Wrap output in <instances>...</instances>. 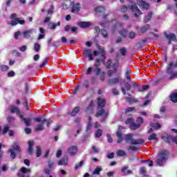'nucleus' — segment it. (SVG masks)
Returning <instances> with one entry per match:
<instances>
[{
  "instance_id": "34",
  "label": "nucleus",
  "mask_w": 177,
  "mask_h": 177,
  "mask_svg": "<svg viewBox=\"0 0 177 177\" xmlns=\"http://www.w3.org/2000/svg\"><path fill=\"white\" fill-rule=\"evenodd\" d=\"M102 169L100 167H97L93 171L94 175H100V172H102Z\"/></svg>"
},
{
  "instance_id": "60",
  "label": "nucleus",
  "mask_w": 177,
  "mask_h": 177,
  "mask_svg": "<svg viewBox=\"0 0 177 177\" xmlns=\"http://www.w3.org/2000/svg\"><path fill=\"white\" fill-rule=\"evenodd\" d=\"M106 138L108 139L109 143H113V138H111V135H110V133L106 134Z\"/></svg>"
},
{
  "instance_id": "28",
  "label": "nucleus",
  "mask_w": 177,
  "mask_h": 177,
  "mask_svg": "<svg viewBox=\"0 0 177 177\" xmlns=\"http://www.w3.org/2000/svg\"><path fill=\"white\" fill-rule=\"evenodd\" d=\"M31 34H32V29L26 30L24 32V35L25 38H30V37H31Z\"/></svg>"
},
{
  "instance_id": "21",
  "label": "nucleus",
  "mask_w": 177,
  "mask_h": 177,
  "mask_svg": "<svg viewBox=\"0 0 177 177\" xmlns=\"http://www.w3.org/2000/svg\"><path fill=\"white\" fill-rule=\"evenodd\" d=\"M80 106H75L71 113V117H75L78 113H80Z\"/></svg>"
},
{
  "instance_id": "61",
  "label": "nucleus",
  "mask_w": 177,
  "mask_h": 177,
  "mask_svg": "<svg viewBox=\"0 0 177 177\" xmlns=\"http://www.w3.org/2000/svg\"><path fill=\"white\" fill-rule=\"evenodd\" d=\"M95 75L97 77L98 75H100L101 71H102V68H95Z\"/></svg>"
},
{
  "instance_id": "56",
  "label": "nucleus",
  "mask_w": 177,
  "mask_h": 177,
  "mask_svg": "<svg viewBox=\"0 0 177 177\" xmlns=\"http://www.w3.org/2000/svg\"><path fill=\"white\" fill-rule=\"evenodd\" d=\"M100 66V59H97L94 63V67L99 68Z\"/></svg>"
},
{
  "instance_id": "55",
  "label": "nucleus",
  "mask_w": 177,
  "mask_h": 177,
  "mask_svg": "<svg viewBox=\"0 0 177 177\" xmlns=\"http://www.w3.org/2000/svg\"><path fill=\"white\" fill-rule=\"evenodd\" d=\"M115 61V63L120 64V53H116Z\"/></svg>"
},
{
  "instance_id": "17",
  "label": "nucleus",
  "mask_w": 177,
  "mask_h": 177,
  "mask_svg": "<svg viewBox=\"0 0 177 177\" xmlns=\"http://www.w3.org/2000/svg\"><path fill=\"white\" fill-rule=\"evenodd\" d=\"M147 30H150V25L148 24L140 28V30H138L139 35H142V34H145V32H146Z\"/></svg>"
},
{
  "instance_id": "35",
  "label": "nucleus",
  "mask_w": 177,
  "mask_h": 177,
  "mask_svg": "<svg viewBox=\"0 0 177 177\" xmlns=\"http://www.w3.org/2000/svg\"><path fill=\"white\" fill-rule=\"evenodd\" d=\"M117 156L118 157H124V156H127V153L125 151L120 149L118 151Z\"/></svg>"
},
{
  "instance_id": "15",
  "label": "nucleus",
  "mask_w": 177,
  "mask_h": 177,
  "mask_svg": "<svg viewBox=\"0 0 177 177\" xmlns=\"http://www.w3.org/2000/svg\"><path fill=\"white\" fill-rule=\"evenodd\" d=\"M164 35L166 37V38L167 39H170L171 41H174V42H177L176 35H175V33H171L170 35H167V32H165Z\"/></svg>"
},
{
  "instance_id": "24",
  "label": "nucleus",
  "mask_w": 177,
  "mask_h": 177,
  "mask_svg": "<svg viewBox=\"0 0 177 177\" xmlns=\"http://www.w3.org/2000/svg\"><path fill=\"white\" fill-rule=\"evenodd\" d=\"M140 128V124L136 123L130 124V129H133V131H136V129H139Z\"/></svg>"
},
{
  "instance_id": "41",
  "label": "nucleus",
  "mask_w": 177,
  "mask_h": 177,
  "mask_svg": "<svg viewBox=\"0 0 177 177\" xmlns=\"http://www.w3.org/2000/svg\"><path fill=\"white\" fill-rule=\"evenodd\" d=\"M141 162H142V164H145V163L147 162L149 167H153V160H150V159L147 160H141Z\"/></svg>"
},
{
  "instance_id": "62",
  "label": "nucleus",
  "mask_w": 177,
  "mask_h": 177,
  "mask_svg": "<svg viewBox=\"0 0 177 177\" xmlns=\"http://www.w3.org/2000/svg\"><path fill=\"white\" fill-rule=\"evenodd\" d=\"M48 168L50 169H52V167H53V165L55 164V162H53L51 160H48Z\"/></svg>"
},
{
  "instance_id": "49",
  "label": "nucleus",
  "mask_w": 177,
  "mask_h": 177,
  "mask_svg": "<svg viewBox=\"0 0 177 177\" xmlns=\"http://www.w3.org/2000/svg\"><path fill=\"white\" fill-rule=\"evenodd\" d=\"M112 67L113 68V71H115H115H117L118 70V68L120 67V64H117L115 62L114 64H113Z\"/></svg>"
},
{
  "instance_id": "7",
  "label": "nucleus",
  "mask_w": 177,
  "mask_h": 177,
  "mask_svg": "<svg viewBox=\"0 0 177 177\" xmlns=\"http://www.w3.org/2000/svg\"><path fill=\"white\" fill-rule=\"evenodd\" d=\"M130 9L131 10V12H133V15L136 19L139 17V15H142V11L139 10V8H138V5H136V3L130 6Z\"/></svg>"
},
{
  "instance_id": "2",
  "label": "nucleus",
  "mask_w": 177,
  "mask_h": 177,
  "mask_svg": "<svg viewBox=\"0 0 177 177\" xmlns=\"http://www.w3.org/2000/svg\"><path fill=\"white\" fill-rule=\"evenodd\" d=\"M170 154L171 153L167 150L160 151L158 159H156V164L159 165V167H162V164L168 160V157H169Z\"/></svg>"
},
{
  "instance_id": "13",
  "label": "nucleus",
  "mask_w": 177,
  "mask_h": 177,
  "mask_svg": "<svg viewBox=\"0 0 177 177\" xmlns=\"http://www.w3.org/2000/svg\"><path fill=\"white\" fill-rule=\"evenodd\" d=\"M81 10V3L73 4L71 8V13H78Z\"/></svg>"
},
{
  "instance_id": "25",
  "label": "nucleus",
  "mask_w": 177,
  "mask_h": 177,
  "mask_svg": "<svg viewBox=\"0 0 177 177\" xmlns=\"http://www.w3.org/2000/svg\"><path fill=\"white\" fill-rule=\"evenodd\" d=\"M44 122H41V124H37V126L35 128V131L37 132L44 131Z\"/></svg>"
},
{
  "instance_id": "53",
  "label": "nucleus",
  "mask_w": 177,
  "mask_h": 177,
  "mask_svg": "<svg viewBox=\"0 0 177 177\" xmlns=\"http://www.w3.org/2000/svg\"><path fill=\"white\" fill-rule=\"evenodd\" d=\"M0 68L1 71H8L9 70V66L6 65H1Z\"/></svg>"
},
{
  "instance_id": "3",
  "label": "nucleus",
  "mask_w": 177,
  "mask_h": 177,
  "mask_svg": "<svg viewBox=\"0 0 177 177\" xmlns=\"http://www.w3.org/2000/svg\"><path fill=\"white\" fill-rule=\"evenodd\" d=\"M126 142L131 145H143L145 143V140L140 138L138 140H135L133 138V135L132 133H128L124 136Z\"/></svg>"
},
{
  "instance_id": "27",
  "label": "nucleus",
  "mask_w": 177,
  "mask_h": 177,
  "mask_svg": "<svg viewBox=\"0 0 177 177\" xmlns=\"http://www.w3.org/2000/svg\"><path fill=\"white\" fill-rule=\"evenodd\" d=\"M119 53H120V55H122V56H127V48L125 47H122L120 48L119 50Z\"/></svg>"
},
{
  "instance_id": "30",
  "label": "nucleus",
  "mask_w": 177,
  "mask_h": 177,
  "mask_svg": "<svg viewBox=\"0 0 177 177\" xmlns=\"http://www.w3.org/2000/svg\"><path fill=\"white\" fill-rule=\"evenodd\" d=\"M125 171H127L125 175H131V174H133L132 170L128 169L127 167H124L121 169V171L123 172V173L125 172Z\"/></svg>"
},
{
  "instance_id": "48",
  "label": "nucleus",
  "mask_w": 177,
  "mask_h": 177,
  "mask_svg": "<svg viewBox=\"0 0 177 177\" xmlns=\"http://www.w3.org/2000/svg\"><path fill=\"white\" fill-rule=\"evenodd\" d=\"M43 124H45V122H46V127H50L51 123H52V120H47L46 118H44L42 120Z\"/></svg>"
},
{
  "instance_id": "39",
  "label": "nucleus",
  "mask_w": 177,
  "mask_h": 177,
  "mask_svg": "<svg viewBox=\"0 0 177 177\" xmlns=\"http://www.w3.org/2000/svg\"><path fill=\"white\" fill-rule=\"evenodd\" d=\"M111 63H113V59H109L106 65V70H110V68H111Z\"/></svg>"
},
{
  "instance_id": "16",
  "label": "nucleus",
  "mask_w": 177,
  "mask_h": 177,
  "mask_svg": "<svg viewBox=\"0 0 177 177\" xmlns=\"http://www.w3.org/2000/svg\"><path fill=\"white\" fill-rule=\"evenodd\" d=\"M68 151L71 156H74V155L78 151V147L72 146L68 148Z\"/></svg>"
},
{
  "instance_id": "45",
  "label": "nucleus",
  "mask_w": 177,
  "mask_h": 177,
  "mask_svg": "<svg viewBox=\"0 0 177 177\" xmlns=\"http://www.w3.org/2000/svg\"><path fill=\"white\" fill-rule=\"evenodd\" d=\"M48 62H49V58L46 57L45 60L43 61L42 64L39 66L40 68L45 67L48 64Z\"/></svg>"
},
{
  "instance_id": "6",
  "label": "nucleus",
  "mask_w": 177,
  "mask_h": 177,
  "mask_svg": "<svg viewBox=\"0 0 177 177\" xmlns=\"http://www.w3.org/2000/svg\"><path fill=\"white\" fill-rule=\"evenodd\" d=\"M102 115H103V121H106V120H107V118L109 117V112H106V110H104L103 108H101V109L98 110L95 113V117L97 118H99V117Z\"/></svg>"
},
{
  "instance_id": "1",
  "label": "nucleus",
  "mask_w": 177,
  "mask_h": 177,
  "mask_svg": "<svg viewBox=\"0 0 177 177\" xmlns=\"http://www.w3.org/2000/svg\"><path fill=\"white\" fill-rule=\"evenodd\" d=\"M10 19H11V21H7L8 26L15 27V26H17L18 24H21V26H24L26 24V21L19 19V17H17V14L16 13L11 14L10 15Z\"/></svg>"
},
{
  "instance_id": "47",
  "label": "nucleus",
  "mask_w": 177,
  "mask_h": 177,
  "mask_svg": "<svg viewBox=\"0 0 177 177\" xmlns=\"http://www.w3.org/2000/svg\"><path fill=\"white\" fill-rule=\"evenodd\" d=\"M41 154H42V151L41 150V147H37L36 157H41Z\"/></svg>"
},
{
  "instance_id": "50",
  "label": "nucleus",
  "mask_w": 177,
  "mask_h": 177,
  "mask_svg": "<svg viewBox=\"0 0 177 177\" xmlns=\"http://www.w3.org/2000/svg\"><path fill=\"white\" fill-rule=\"evenodd\" d=\"M135 37H136L135 32L131 31L129 34V38H130V39H135Z\"/></svg>"
},
{
  "instance_id": "26",
  "label": "nucleus",
  "mask_w": 177,
  "mask_h": 177,
  "mask_svg": "<svg viewBox=\"0 0 177 177\" xmlns=\"http://www.w3.org/2000/svg\"><path fill=\"white\" fill-rule=\"evenodd\" d=\"M101 35H102L103 38H109V32L106 29H101L100 32Z\"/></svg>"
},
{
  "instance_id": "42",
  "label": "nucleus",
  "mask_w": 177,
  "mask_h": 177,
  "mask_svg": "<svg viewBox=\"0 0 177 177\" xmlns=\"http://www.w3.org/2000/svg\"><path fill=\"white\" fill-rule=\"evenodd\" d=\"M126 78L129 81H132V79H131V69L129 68L126 71Z\"/></svg>"
},
{
  "instance_id": "64",
  "label": "nucleus",
  "mask_w": 177,
  "mask_h": 177,
  "mask_svg": "<svg viewBox=\"0 0 177 177\" xmlns=\"http://www.w3.org/2000/svg\"><path fill=\"white\" fill-rule=\"evenodd\" d=\"M9 131V125H6L4 129H3V133H8V131Z\"/></svg>"
},
{
  "instance_id": "38",
  "label": "nucleus",
  "mask_w": 177,
  "mask_h": 177,
  "mask_svg": "<svg viewBox=\"0 0 177 177\" xmlns=\"http://www.w3.org/2000/svg\"><path fill=\"white\" fill-rule=\"evenodd\" d=\"M150 126L155 129H160V128H161V124H160V123H151Z\"/></svg>"
},
{
  "instance_id": "43",
  "label": "nucleus",
  "mask_w": 177,
  "mask_h": 177,
  "mask_svg": "<svg viewBox=\"0 0 177 177\" xmlns=\"http://www.w3.org/2000/svg\"><path fill=\"white\" fill-rule=\"evenodd\" d=\"M147 169L145 167H141L140 169V175H143V176H146Z\"/></svg>"
},
{
  "instance_id": "8",
  "label": "nucleus",
  "mask_w": 177,
  "mask_h": 177,
  "mask_svg": "<svg viewBox=\"0 0 177 177\" xmlns=\"http://www.w3.org/2000/svg\"><path fill=\"white\" fill-rule=\"evenodd\" d=\"M122 129H124V127L122 126H119L118 128V131L116 132V136L118 138L117 142L118 143H122L123 142L124 138H122Z\"/></svg>"
},
{
  "instance_id": "58",
  "label": "nucleus",
  "mask_w": 177,
  "mask_h": 177,
  "mask_svg": "<svg viewBox=\"0 0 177 177\" xmlns=\"http://www.w3.org/2000/svg\"><path fill=\"white\" fill-rule=\"evenodd\" d=\"M84 165V161L81 160L79 164H77L75 167V169H79V168H81V167Z\"/></svg>"
},
{
  "instance_id": "14",
  "label": "nucleus",
  "mask_w": 177,
  "mask_h": 177,
  "mask_svg": "<svg viewBox=\"0 0 177 177\" xmlns=\"http://www.w3.org/2000/svg\"><path fill=\"white\" fill-rule=\"evenodd\" d=\"M98 50H100V60H106V50L104 49V47L100 46L98 47Z\"/></svg>"
},
{
  "instance_id": "63",
  "label": "nucleus",
  "mask_w": 177,
  "mask_h": 177,
  "mask_svg": "<svg viewBox=\"0 0 177 177\" xmlns=\"http://www.w3.org/2000/svg\"><path fill=\"white\" fill-rule=\"evenodd\" d=\"M125 88L127 91H131L132 86H131L128 82L125 84Z\"/></svg>"
},
{
  "instance_id": "4",
  "label": "nucleus",
  "mask_w": 177,
  "mask_h": 177,
  "mask_svg": "<svg viewBox=\"0 0 177 177\" xmlns=\"http://www.w3.org/2000/svg\"><path fill=\"white\" fill-rule=\"evenodd\" d=\"M12 147V149L8 150V153H10V158L15 160V158H16V152L15 151L21 154V148H20V145H19L17 142H14Z\"/></svg>"
},
{
  "instance_id": "18",
  "label": "nucleus",
  "mask_w": 177,
  "mask_h": 177,
  "mask_svg": "<svg viewBox=\"0 0 177 177\" xmlns=\"http://www.w3.org/2000/svg\"><path fill=\"white\" fill-rule=\"evenodd\" d=\"M109 85H117L120 84V77H113L108 80Z\"/></svg>"
},
{
  "instance_id": "59",
  "label": "nucleus",
  "mask_w": 177,
  "mask_h": 177,
  "mask_svg": "<svg viewBox=\"0 0 177 177\" xmlns=\"http://www.w3.org/2000/svg\"><path fill=\"white\" fill-rule=\"evenodd\" d=\"M128 10V6L123 5L121 8V12L125 13Z\"/></svg>"
},
{
  "instance_id": "44",
  "label": "nucleus",
  "mask_w": 177,
  "mask_h": 177,
  "mask_svg": "<svg viewBox=\"0 0 177 177\" xmlns=\"http://www.w3.org/2000/svg\"><path fill=\"white\" fill-rule=\"evenodd\" d=\"M127 31L126 30V29H122L120 32V35H121V37H122L123 38H127Z\"/></svg>"
},
{
  "instance_id": "33",
  "label": "nucleus",
  "mask_w": 177,
  "mask_h": 177,
  "mask_svg": "<svg viewBox=\"0 0 177 177\" xmlns=\"http://www.w3.org/2000/svg\"><path fill=\"white\" fill-rule=\"evenodd\" d=\"M153 17V12H150L144 19L145 22L147 23V21H150L151 20V17Z\"/></svg>"
},
{
  "instance_id": "32",
  "label": "nucleus",
  "mask_w": 177,
  "mask_h": 177,
  "mask_svg": "<svg viewBox=\"0 0 177 177\" xmlns=\"http://www.w3.org/2000/svg\"><path fill=\"white\" fill-rule=\"evenodd\" d=\"M21 172L22 174H30L31 173V169H28L27 167H23L21 168Z\"/></svg>"
},
{
  "instance_id": "22",
  "label": "nucleus",
  "mask_w": 177,
  "mask_h": 177,
  "mask_svg": "<svg viewBox=\"0 0 177 177\" xmlns=\"http://www.w3.org/2000/svg\"><path fill=\"white\" fill-rule=\"evenodd\" d=\"M32 146H34V141H28V151L29 154H32V151H33Z\"/></svg>"
},
{
  "instance_id": "37",
  "label": "nucleus",
  "mask_w": 177,
  "mask_h": 177,
  "mask_svg": "<svg viewBox=\"0 0 177 177\" xmlns=\"http://www.w3.org/2000/svg\"><path fill=\"white\" fill-rule=\"evenodd\" d=\"M34 50L35 52L38 53L41 50V44L38 43H35L34 44Z\"/></svg>"
},
{
  "instance_id": "52",
  "label": "nucleus",
  "mask_w": 177,
  "mask_h": 177,
  "mask_svg": "<svg viewBox=\"0 0 177 177\" xmlns=\"http://www.w3.org/2000/svg\"><path fill=\"white\" fill-rule=\"evenodd\" d=\"M143 122H144L143 118H142V117H138V118H137V124H138V125H140H140H142V124H143Z\"/></svg>"
},
{
  "instance_id": "29",
  "label": "nucleus",
  "mask_w": 177,
  "mask_h": 177,
  "mask_svg": "<svg viewBox=\"0 0 177 177\" xmlns=\"http://www.w3.org/2000/svg\"><path fill=\"white\" fill-rule=\"evenodd\" d=\"M148 140H158L157 134L156 133H152L151 135L148 137Z\"/></svg>"
},
{
  "instance_id": "5",
  "label": "nucleus",
  "mask_w": 177,
  "mask_h": 177,
  "mask_svg": "<svg viewBox=\"0 0 177 177\" xmlns=\"http://www.w3.org/2000/svg\"><path fill=\"white\" fill-rule=\"evenodd\" d=\"M94 10L97 15H99L102 17V19H107L109 17V14H105L106 13V8L103 6H97L94 8Z\"/></svg>"
},
{
  "instance_id": "11",
  "label": "nucleus",
  "mask_w": 177,
  "mask_h": 177,
  "mask_svg": "<svg viewBox=\"0 0 177 177\" xmlns=\"http://www.w3.org/2000/svg\"><path fill=\"white\" fill-rule=\"evenodd\" d=\"M137 3L140 6V8H142V9H146L147 10L149 9V8H150V5L143 0L137 1Z\"/></svg>"
},
{
  "instance_id": "20",
  "label": "nucleus",
  "mask_w": 177,
  "mask_h": 177,
  "mask_svg": "<svg viewBox=\"0 0 177 177\" xmlns=\"http://www.w3.org/2000/svg\"><path fill=\"white\" fill-rule=\"evenodd\" d=\"M57 27H60V21H58L57 24L53 22L48 24V28H50V30H55Z\"/></svg>"
},
{
  "instance_id": "12",
  "label": "nucleus",
  "mask_w": 177,
  "mask_h": 177,
  "mask_svg": "<svg viewBox=\"0 0 177 177\" xmlns=\"http://www.w3.org/2000/svg\"><path fill=\"white\" fill-rule=\"evenodd\" d=\"M19 118H21V120L24 121L25 125H26L27 127L31 126V121H32V119H31L30 118H24L23 115H19Z\"/></svg>"
},
{
  "instance_id": "31",
  "label": "nucleus",
  "mask_w": 177,
  "mask_h": 177,
  "mask_svg": "<svg viewBox=\"0 0 177 177\" xmlns=\"http://www.w3.org/2000/svg\"><path fill=\"white\" fill-rule=\"evenodd\" d=\"M68 160L64 158L59 160L58 162V165H67Z\"/></svg>"
},
{
  "instance_id": "51",
  "label": "nucleus",
  "mask_w": 177,
  "mask_h": 177,
  "mask_svg": "<svg viewBox=\"0 0 177 177\" xmlns=\"http://www.w3.org/2000/svg\"><path fill=\"white\" fill-rule=\"evenodd\" d=\"M101 76H100V80L102 81V82H104V80H106V72L102 71L101 73Z\"/></svg>"
},
{
  "instance_id": "54",
  "label": "nucleus",
  "mask_w": 177,
  "mask_h": 177,
  "mask_svg": "<svg viewBox=\"0 0 177 177\" xmlns=\"http://www.w3.org/2000/svg\"><path fill=\"white\" fill-rule=\"evenodd\" d=\"M91 129H92V123H91V122H88L86 131L89 132Z\"/></svg>"
},
{
  "instance_id": "23",
  "label": "nucleus",
  "mask_w": 177,
  "mask_h": 177,
  "mask_svg": "<svg viewBox=\"0 0 177 177\" xmlns=\"http://www.w3.org/2000/svg\"><path fill=\"white\" fill-rule=\"evenodd\" d=\"M171 102L173 103H177V93H174L170 95Z\"/></svg>"
},
{
  "instance_id": "46",
  "label": "nucleus",
  "mask_w": 177,
  "mask_h": 177,
  "mask_svg": "<svg viewBox=\"0 0 177 177\" xmlns=\"http://www.w3.org/2000/svg\"><path fill=\"white\" fill-rule=\"evenodd\" d=\"M134 122L135 119H133V118H129L127 119L125 124L128 125V124H133Z\"/></svg>"
},
{
  "instance_id": "40",
  "label": "nucleus",
  "mask_w": 177,
  "mask_h": 177,
  "mask_svg": "<svg viewBox=\"0 0 177 177\" xmlns=\"http://www.w3.org/2000/svg\"><path fill=\"white\" fill-rule=\"evenodd\" d=\"M102 135H103V131L100 129H98L95 131V138H100V136H102Z\"/></svg>"
},
{
  "instance_id": "9",
  "label": "nucleus",
  "mask_w": 177,
  "mask_h": 177,
  "mask_svg": "<svg viewBox=\"0 0 177 177\" xmlns=\"http://www.w3.org/2000/svg\"><path fill=\"white\" fill-rule=\"evenodd\" d=\"M77 26L80 27V28H83L84 30L86 28H89L90 26H92V22L91 21H80L77 23Z\"/></svg>"
},
{
  "instance_id": "36",
  "label": "nucleus",
  "mask_w": 177,
  "mask_h": 177,
  "mask_svg": "<svg viewBox=\"0 0 177 177\" xmlns=\"http://www.w3.org/2000/svg\"><path fill=\"white\" fill-rule=\"evenodd\" d=\"M135 110V106H129L126 108L124 114H129V113H131V111H133Z\"/></svg>"
},
{
  "instance_id": "57",
  "label": "nucleus",
  "mask_w": 177,
  "mask_h": 177,
  "mask_svg": "<svg viewBox=\"0 0 177 177\" xmlns=\"http://www.w3.org/2000/svg\"><path fill=\"white\" fill-rule=\"evenodd\" d=\"M15 75H16V73L13 71H11L8 73V78H12V77H15Z\"/></svg>"
},
{
  "instance_id": "19",
  "label": "nucleus",
  "mask_w": 177,
  "mask_h": 177,
  "mask_svg": "<svg viewBox=\"0 0 177 177\" xmlns=\"http://www.w3.org/2000/svg\"><path fill=\"white\" fill-rule=\"evenodd\" d=\"M10 111L11 114H15V113H16L17 114H19V113H20V109H19V108H17L15 105H11L10 107Z\"/></svg>"
},
{
  "instance_id": "10",
  "label": "nucleus",
  "mask_w": 177,
  "mask_h": 177,
  "mask_svg": "<svg viewBox=\"0 0 177 177\" xmlns=\"http://www.w3.org/2000/svg\"><path fill=\"white\" fill-rule=\"evenodd\" d=\"M106 106V99L98 97L97 98V107L98 109H104Z\"/></svg>"
}]
</instances>
